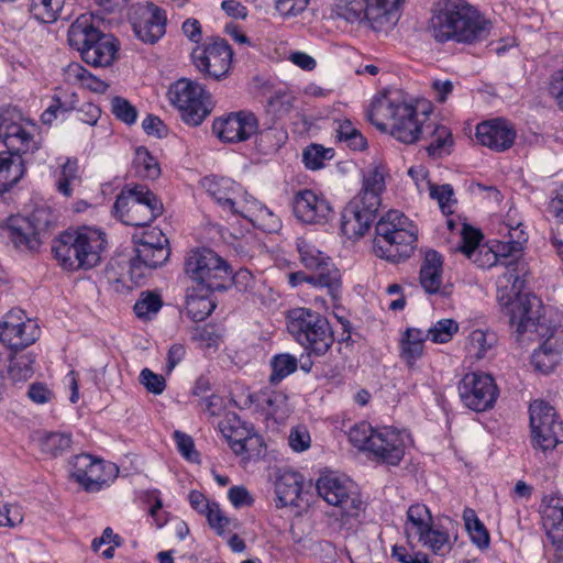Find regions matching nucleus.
Wrapping results in <instances>:
<instances>
[{"instance_id": "nucleus-1", "label": "nucleus", "mask_w": 563, "mask_h": 563, "mask_svg": "<svg viewBox=\"0 0 563 563\" xmlns=\"http://www.w3.org/2000/svg\"><path fill=\"white\" fill-rule=\"evenodd\" d=\"M492 22L465 0H440L430 21L437 42L476 44L488 38Z\"/></svg>"}, {"instance_id": "nucleus-2", "label": "nucleus", "mask_w": 563, "mask_h": 563, "mask_svg": "<svg viewBox=\"0 0 563 563\" xmlns=\"http://www.w3.org/2000/svg\"><path fill=\"white\" fill-rule=\"evenodd\" d=\"M505 272L498 277L497 286L499 289L508 291L509 299L506 302L509 323L515 329L517 341H520L526 332L536 328L541 334L545 329V318H541V300L530 294L521 295L525 285L522 276L525 275V264L510 260L501 263Z\"/></svg>"}, {"instance_id": "nucleus-3", "label": "nucleus", "mask_w": 563, "mask_h": 563, "mask_svg": "<svg viewBox=\"0 0 563 563\" xmlns=\"http://www.w3.org/2000/svg\"><path fill=\"white\" fill-rule=\"evenodd\" d=\"M106 246L104 232L92 227H81L62 233L52 251L65 269L77 271L97 266Z\"/></svg>"}, {"instance_id": "nucleus-4", "label": "nucleus", "mask_w": 563, "mask_h": 563, "mask_svg": "<svg viewBox=\"0 0 563 563\" xmlns=\"http://www.w3.org/2000/svg\"><path fill=\"white\" fill-rule=\"evenodd\" d=\"M367 118L380 131L390 130V134L401 143L412 144L431 128L418 118L415 107L406 102H396L387 97L374 100Z\"/></svg>"}, {"instance_id": "nucleus-5", "label": "nucleus", "mask_w": 563, "mask_h": 563, "mask_svg": "<svg viewBox=\"0 0 563 563\" xmlns=\"http://www.w3.org/2000/svg\"><path fill=\"white\" fill-rule=\"evenodd\" d=\"M418 240V230L402 212L389 210L375 227L374 252L393 263L411 256Z\"/></svg>"}, {"instance_id": "nucleus-6", "label": "nucleus", "mask_w": 563, "mask_h": 563, "mask_svg": "<svg viewBox=\"0 0 563 563\" xmlns=\"http://www.w3.org/2000/svg\"><path fill=\"white\" fill-rule=\"evenodd\" d=\"M68 43L76 48L82 60L92 67H108L117 59L119 41L98 30L95 16L82 14L69 26Z\"/></svg>"}, {"instance_id": "nucleus-7", "label": "nucleus", "mask_w": 563, "mask_h": 563, "mask_svg": "<svg viewBox=\"0 0 563 563\" xmlns=\"http://www.w3.org/2000/svg\"><path fill=\"white\" fill-rule=\"evenodd\" d=\"M184 272L198 291H222L231 286L229 264L211 249L190 251L185 258Z\"/></svg>"}, {"instance_id": "nucleus-8", "label": "nucleus", "mask_w": 563, "mask_h": 563, "mask_svg": "<svg viewBox=\"0 0 563 563\" xmlns=\"http://www.w3.org/2000/svg\"><path fill=\"white\" fill-rule=\"evenodd\" d=\"M287 330L309 354L323 355L334 342L328 319L310 309L290 310L287 316Z\"/></svg>"}, {"instance_id": "nucleus-9", "label": "nucleus", "mask_w": 563, "mask_h": 563, "mask_svg": "<svg viewBox=\"0 0 563 563\" xmlns=\"http://www.w3.org/2000/svg\"><path fill=\"white\" fill-rule=\"evenodd\" d=\"M113 209L124 224L144 227L162 214L163 203L147 187L135 185L121 190Z\"/></svg>"}, {"instance_id": "nucleus-10", "label": "nucleus", "mask_w": 563, "mask_h": 563, "mask_svg": "<svg viewBox=\"0 0 563 563\" xmlns=\"http://www.w3.org/2000/svg\"><path fill=\"white\" fill-rule=\"evenodd\" d=\"M168 244L166 235L157 229L134 236V255L129 266L131 279L140 283L152 269L164 265L170 256Z\"/></svg>"}, {"instance_id": "nucleus-11", "label": "nucleus", "mask_w": 563, "mask_h": 563, "mask_svg": "<svg viewBox=\"0 0 563 563\" xmlns=\"http://www.w3.org/2000/svg\"><path fill=\"white\" fill-rule=\"evenodd\" d=\"M170 102L178 109L181 120L191 126H197L212 111L210 93L197 81L180 78L168 91Z\"/></svg>"}, {"instance_id": "nucleus-12", "label": "nucleus", "mask_w": 563, "mask_h": 563, "mask_svg": "<svg viewBox=\"0 0 563 563\" xmlns=\"http://www.w3.org/2000/svg\"><path fill=\"white\" fill-rule=\"evenodd\" d=\"M530 428L532 444L543 453L552 451L563 443V422L559 420L555 409L548 402L537 399L530 404Z\"/></svg>"}, {"instance_id": "nucleus-13", "label": "nucleus", "mask_w": 563, "mask_h": 563, "mask_svg": "<svg viewBox=\"0 0 563 563\" xmlns=\"http://www.w3.org/2000/svg\"><path fill=\"white\" fill-rule=\"evenodd\" d=\"M35 125L25 120L15 108L0 110V140L15 154L33 153L38 148L34 140Z\"/></svg>"}, {"instance_id": "nucleus-14", "label": "nucleus", "mask_w": 563, "mask_h": 563, "mask_svg": "<svg viewBox=\"0 0 563 563\" xmlns=\"http://www.w3.org/2000/svg\"><path fill=\"white\" fill-rule=\"evenodd\" d=\"M51 225V216L46 209H36L29 218L11 216L3 228L16 249L35 251L40 247L41 235Z\"/></svg>"}, {"instance_id": "nucleus-15", "label": "nucleus", "mask_w": 563, "mask_h": 563, "mask_svg": "<svg viewBox=\"0 0 563 563\" xmlns=\"http://www.w3.org/2000/svg\"><path fill=\"white\" fill-rule=\"evenodd\" d=\"M316 487L319 496L338 508L342 517L355 518L362 511L363 501L351 482L330 473L320 476Z\"/></svg>"}, {"instance_id": "nucleus-16", "label": "nucleus", "mask_w": 563, "mask_h": 563, "mask_svg": "<svg viewBox=\"0 0 563 563\" xmlns=\"http://www.w3.org/2000/svg\"><path fill=\"white\" fill-rule=\"evenodd\" d=\"M296 245L302 265L314 271V279L323 283L327 294L336 300L341 294L342 282L340 271L331 258L303 238L297 239Z\"/></svg>"}, {"instance_id": "nucleus-17", "label": "nucleus", "mask_w": 563, "mask_h": 563, "mask_svg": "<svg viewBox=\"0 0 563 563\" xmlns=\"http://www.w3.org/2000/svg\"><path fill=\"white\" fill-rule=\"evenodd\" d=\"M191 56L200 73L208 78L221 80L230 71L233 52L224 38L213 37L202 46H197Z\"/></svg>"}, {"instance_id": "nucleus-18", "label": "nucleus", "mask_w": 563, "mask_h": 563, "mask_svg": "<svg viewBox=\"0 0 563 563\" xmlns=\"http://www.w3.org/2000/svg\"><path fill=\"white\" fill-rule=\"evenodd\" d=\"M463 404L476 411H486L495 405L499 390L492 375L481 372L467 373L459 383Z\"/></svg>"}, {"instance_id": "nucleus-19", "label": "nucleus", "mask_w": 563, "mask_h": 563, "mask_svg": "<svg viewBox=\"0 0 563 563\" xmlns=\"http://www.w3.org/2000/svg\"><path fill=\"white\" fill-rule=\"evenodd\" d=\"M258 130V121L251 111L232 112L213 121L212 131L223 142L234 143L250 139Z\"/></svg>"}, {"instance_id": "nucleus-20", "label": "nucleus", "mask_w": 563, "mask_h": 563, "mask_svg": "<svg viewBox=\"0 0 563 563\" xmlns=\"http://www.w3.org/2000/svg\"><path fill=\"white\" fill-rule=\"evenodd\" d=\"M133 32L144 43H156L166 32V15L154 4L137 7L130 16Z\"/></svg>"}, {"instance_id": "nucleus-21", "label": "nucleus", "mask_w": 563, "mask_h": 563, "mask_svg": "<svg viewBox=\"0 0 563 563\" xmlns=\"http://www.w3.org/2000/svg\"><path fill=\"white\" fill-rule=\"evenodd\" d=\"M201 186L224 211L233 216H239L244 199L249 196L240 185L225 177L206 176L201 179Z\"/></svg>"}, {"instance_id": "nucleus-22", "label": "nucleus", "mask_w": 563, "mask_h": 563, "mask_svg": "<svg viewBox=\"0 0 563 563\" xmlns=\"http://www.w3.org/2000/svg\"><path fill=\"white\" fill-rule=\"evenodd\" d=\"M406 434L393 427L377 429L369 453L382 463L398 465L405 455Z\"/></svg>"}, {"instance_id": "nucleus-23", "label": "nucleus", "mask_w": 563, "mask_h": 563, "mask_svg": "<svg viewBox=\"0 0 563 563\" xmlns=\"http://www.w3.org/2000/svg\"><path fill=\"white\" fill-rule=\"evenodd\" d=\"M292 210L295 217L307 224L324 223L332 212L329 201L311 189H302L295 194Z\"/></svg>"}, {"instance_id": "nucleus-24", "label": "nucleus", "mask_w": 563, "mask_h": 563, "mask_svg": "<svg viewBox=\"0 0 563 563\" xmlns=\"http://www.w3.org/2000/svg\"><path fill=\"white\" fill-rule=\"evenodd\" d=\"M378 208L354 197L341 213L342 233L349 239L363 236L375 220Z\"/></svg>"}, {"instance_id": "nucleus-25", "label": "nucleus", "mask_w": 563, "mask_h": 563, "mask_svg": "<svg viewBox=\"0 0 563 563\" xmlns=\"http://www.w3.org/2000/svg\"><path fill=\"white\" fill-rule=\"evenodd\" d=\"M103 462L90 454L76 455L70 461V476L86 492H98L107 483Z\"/></svg>"}, {"instance_id": "nucleus-26", "label": "nucleus", "mask_w": 563, "mask_h": 563, "mask_svg": "<svg viewBox=\"0 0 563 563\" xmlns=\"http://www.w3.org/2000/svg\"><path fill=\"white\" fill-rule=\"evenodd\" d=\"M478 142L496 152H504L511 147L516 139V131L506 120L497 119L482 122L476 128Z\"/></svg>"}, {"instance_id": "nucleus-27", "label": "nucleus", "mask_w": 563, "mask_h": 563, "mask_svg": "<svg viewBox=\"0 0 563 563\" xmlns=\"http://www.w3.org/2000/svg\"><path fill=\"white\" fill-rule=\"evenodd\" d=\"M218 427L236 455L245 453L249 443L258 441L253 428L234 412L227 413Z\"/></svg>"}, {"instance_id": "nucleus-28", "label": "nucleus", "mask_w": 563, "mask_h": 563, "mask_svg": "<svg viewBox=\"0 0 563 563\" xmlns=\"http://www.w3.org/2000/svg\"><path fill=\"white\" fill-rule=\"evenodd\" d=\"M483 235L479 231L463 225L462 243L459 250L479 267L493 266L497 263V253L481 244Z\"/></svg>"}, {"instance_id": "nucleus-29", "label": "nucleus", "mask_w": 563, "mask_h": 563, "mask_svg": "<svg viewBox=\"0 0 563 563\" xmlns=\"http://www.w3.org/2000/svg\"><path fill=\"white\" fill-rule=\"evenodd\" d=\"M545 327V329L541 330L545 333L544 335L536 330V328H531V330L525 333H536L537 336L544 339L540 347L533 352L531 360L534 367L542 373L551 372L560 360V346L558 341H553L556 329L550 328L547 323Z\"/></svg>"}, {"instance_id": "nucleus-30", "label": "nucleus", "mask_w": 563, "mask_h": 563, "mask_svg": "<svg viewBox=\"0 0 563 563\" xmlns=\"http://www.w3.org/2000/svg\"><path fill=\"white\" fill-rule=\"evenodd\" d=\"M442 256L437 251L430 250L426 253L420 267V284L424 291L430 295H446L442 285Z\"/></svg>"}, {"instance_id": "nucleus-31", "label": "nucleus", "mask_w": 563, "mask_h": 563, "mask_svg": "<svg viewBox=\"0 0 563 563\" xmlns=\"http://www.w3.org/2000/svg\"><path fill=\"white\" fill-rule=\"evenodd\" d=\"M40 327L31 319L25 324H12L11 328L0 330V341L12 350L25 349L40 338Z\"/></svg>"}, {"instance_id": "nucleus-32", "label": "nucleus", "mask_w": 563, "mask_h": 563, "mask_svg": "<svg viewBox=\"0 0 563 563\" xmlns=\"http://www.w3.org/2000/svg\"><path fill=\"white\" fill-rule=\"evenodd\" d=\"M239 216L267 231H276L280 227L279 218L250 195L245 197Z\"/></svg>"}, {"instance_id": "nucleus-33", "label": "nucleus", "mask_w": 563, "mask_h": 563, "mask_svg": "<svg viewBox=\"0 0 563 563\" xmlns=\"http://www.w3.org/2000/svg\"><path fill=\"white\" fill-rule=\"evenodd\" d=\"M302 490V476L298 472L286 471L275 483V493L282 507L297 506Z\"/></svg>"}, {"instance_id": "nucleus-34", "label": "nucleus", "mask_w": 563, "mask_h": 563, "mask_svg": "<svg viewBox=\"0 0 563 563\" xmlns=\"http://www.w3.org/2000/svg\"><path fill=\"white\" fill-rule=\"evenodd\" d=\"M428 334L417 328H408L400 339V358L409 368H413L423 354L424 341Z\"/></svg>"}, {"instance_id": "nucleus-35", "label": "nucleus", "mask_w": 563, "mask_h": 563, "mask_svg": "<svg viewBox=\"0 0 563 563\" xmlns=\"http://www.w3.org/2000/svg\"><path fill=\"white\" fill-rule=\"evenodd\" d=\"M386 168L383 165L374 166L364 177L363 189L356 198L368 202L369 207L380 206V194L385 189Z\"/></svg>"}, {"instance_id": "nucleus-36", "label": "nucleus", "mask_w": 563, "mask_h": 563, "mask_svg": "<svg viewBox=\"0 0 563 563\" xmlns=\"http://www.w3.org/2000/svg\"><path fill=\"white\" fill-rule=\"evenodd\" d=\"M24 174L20 154L0 153V194L8 191Z\"/></svg>"}, {"instance_id": "nucleus-37", "label": "nucleus", "mask_w": 563, "mask_h": 563, "mask_svg": "<svg viewBox=\"0 0 563 563\" xmlns=\"http://www.w3.org/2000/svg\"><path fill=\"white\" fill-rule=\"evenodd\" d=\"M433 525L430 509L423 504H413L407 510L405 531L407 538H419L428 532Z\"/></svg>"}, {"instance_id": "nucleus-38", "label": "nucleus", "mask_w": 563, "mask_h": 563, "mask_svg": "<svg viewBox=\"0 0 563 563\" xmlns=\"http://www.w3.org/2000/svg\"><path fill=\"white\" fill-rule=\"evenodd\" d=\"M497 344V335L493 331L476 329L467 338L466 350L471 357L483 360L488 357Z\"/></svg>"}, {"instance_id": "nucleus-39", "label": "nucleus", "mask_w": 563, "mask_h": 563, "mask_svg": "<svg viewBox=\"0 0 563 563\" xmlns=\"http://www.w3.org/2000/svg\"><path fill=\"white\" fill-rule=\"evenodd\" d=\"M427 125H431V128L421 136L430 139V143L427 146L429 155L441 156L449 154L453 146V137L450 129L435 122H428Z\"/></svg>"}, {"instance_id": "nucleus-40", "label": "nucleus", "mask_w": 563, "mask_h": 563, "mask_svg": "<svg viewBox=\"0 0 563 563\" xmlns=\"http://www.w3.org/2000/svg\"><path fill=\"white\" fill-rule=\"evenodd\" d=\"M366 8V0H332L328 10L330 18L353 23L365 16Z\"/></svg>"}, {"instance_id": "nucleus-41", "label": "nucleus", "mask_w": 563, "mask_h": 563, "mask_svg": "<svg viewBox=\"0 0 563 563\" xmlns=\"http://www.w3.org/2000/svg\"><path fill=\"white\" fill-rule=\"evenodd\" d=\"M251 400L271 417H275L279 413L284 415L286 411L287 397L280 391L269 389L261 390L251 396Z\"/></svg>"}, {"instance_id": "nucleus-42", "label": "nucleus", "mask_w": 563, "mask_h": 563, "mask_svg": "<svg viewBox=\"0 0 563 563\" xmlns=\"http://www.w3.org/2000/svg\"><path fill=\"white\" fill-rule=\"evenodd\" d=\"M71 443V434L65 432H45L38 439L42 453L52 457L64 454L70 449Z\"/></svg>"}, {"instance_id": "nucleus-43", "label": "nucleus", "mask_w": 563, "mask_h": 563, "mask_svg": "<svg viewBox=\"0 0 563 563\" xmlns=\"http://www.w3.org/2000/svg\"><path fill=\"white\" fill-rule=\"evenodd\" d=\"M199 292L188 294L186 299L187 314L195 322L205 320L216 308L214 302L209 298L210 292Z\"/></svg>"}, {"instance_id": "nucleus-44", "label": "nucleus", "mask_w": 563, "mask_h": 563, "mask_svg": "<svg viewBox=\"0 0 563 563\" xmlns=\"http://www.w3.org/2000/svg\"><path fill=\"white\" fill-rule=\"evenodd\" d=\"M463 520L465 528L473 543L479 549H486L489 545V533L484 523L478 519L475 510L465 508L463 511Z\"/></svg>"}, {"instance_id": "nucleus-45", "label": "nucleus", "mask_w": 563, "mask_h": 563, "mask_svg": "<svg viewBox=\"0 0 563 563\" xmlns=\"http://www.w3.org/2000/svg\"><path fill=\"white\" fill-rule=\"evenodd\" d=\"M133 167L137 176L147 179H156L161 175L158 162L147 148L140 146L135 150Z\"/></svg>"}, {"instance_id": "nucleus-46", "label": "nucleus", "mask_w": 563, "mask_h": 563, "mask_svg": "<svg viewBox=\"0 0 563 563\" xmlns=\"http://www.w3.org/2000/svg\"><path fill=\"white\" fill-rule=\"evenodd\" d=\"M35 356L32 353H14L9 358L8 373L15 382L29 379L33 373Z\"/></svg>"}, {"instance_id": "nucleus-47", "label": "nucleus", "mask_w": 563, "mask_h": 563, "mask_svg": "<svg viewBox=\"0 0 563 563\" xmlns=\"http://www.w3.org/2000/svg\"><path fill=\"white\" fill-rule=\"evenodd\" d=\"M66 0H31L30 12L43 23L55 22Z\"/></svg>"}, {"instance_id": "nucleus-48", "label": "nucleus", "mask_w": 563, "mask_h": 563, "mask_svg": "<svg viewBox=\"0 0 563 563\" xmlns=\"http://www.w3.org/2000/svg\"><path fill=\"white\" fill-rule=\"evenodd\" d=\"M203 516H206L209 526L214 529L219 536L231 533L240 529L241 526L236 519L227 517L218 503H213Z\"/></svg>"}, {"instance_id": "nucleus-49", "label": "nucleus", "mask_w": 563, "mask_h": 563, "mask_svg": "<svg viewBox=\"0 0 563 563\" xmlns=\"http://www.w3.org/2000/svg\"><path fill=\"white\" fill-rule=\"evenodd\" d=\"M80 183L79 167L76 159L68 158L62 166L57 180V190L65 197H70L74 187Z\"/></svg>"}, {"instance_id": "nucleus-50", "label": "nucleus", "mask_w": 563, "mask_h": 563, "mask_svg": "<svg viewBox=\"0 0 563 563\" xmlns=\"http://www.w3.org/2000/svg\"><path fill=\"white\" fill-rule=\"evenodd\" d=\"M271 366L272 374L269 376V382L272 384H278L297 369L298 361L294 355L284 353L273 356L271 360Z\"/></svg>"}, {"instance_id": "nucleus-51", "label": "nucleus", "mask_w": 563, "mask_h": 563, "mask_svg": "<svg viewBox=\"0 0 563 563\" xmlns=\"http://www.w3.org/2000/svg\"><path fill=\"white\" fill-rule=\"evenodd\" d=\"M418 541L437 555H444L451 550L449 534L444 531L433 529L432 527L428 532L420 536Z\"/></svg>"}, {"instance_id": "nucleus-52", "label": "nucleus", "mask_w": 563, "mask_h": 563, "mask_svg": "<svg viewBox=\"0 0 563 563\" xmlns=\"http://www.w3.org/2000/svg\"><path fill=\"white\" fill-rule=\"evenodd\" d=\"M376 431L377 429H374L368 422L362 421L350 429L347 437L355 448L369 452L372 438H374Z\"/></svg>"}, {"instance_id": "nucleus-53", "label": "nucleus", "mask_w": 563, "mask_h": 563, "mask_svg": "<svg viewBox=\"0 0 563 563\" xmlns=\"http://www.w3.org/2000/svg\"><path fill=\"white\" fill-rule=\"evenodd\" d=\"M333 155V148L311 144L303 151L302 158L308 169L317 170L323 166L325 161L331 159Z\"/></svg>"}, {"instance_id": "nucleus-54", "label": "nucleus", "mask_w": 563, "mask_h": 563, "mask_svg": "<svg viewBox=\"0 0 563 563\" xmlns=\"http://www.w3.org/2000/svg\"><path fill=\"white\" fill-rule=\"evenodd\" d=\"M161 296L154 292H142L134 305V312L140 319H151L162 308Z\"/></svg>"}, {"instance_id": "nucleus-55", "label": "nucleus", "mask_w": 563, "mask_h": 563, "mask_svg": "<svg viewBox=\"0 0 563 563\" xmlns=\"http://www.w3.org/2000/svg\"><path fill=\"white\" fill-rule=\"evenodd\" d=\"M459 324L452 319H442L429 328L426 334L434 343H446L457 332Z\"/></svg>"}, {"instance_id": "nucleus-56", "label": "nucleus", "mask_w": 563, "mask_h": 563, "mask_svg": "<svg viewBox=\"0 0 563 563\" xmlns=\"http://www.w3.org/2000/svg\"><path fill=\"white\" fill-rule=\"evenodd\" d=\"M68 74L74 75L95 92L103 93L108 89V85L104 81L93 77L87 69L77 63L68 66Z\"/></svg>"}, {"instance_id": "nucleus-57", "label": "nucleus", "mask_w": 563, "mask_h": 563, "mask_svg": "<svg viewBox=\"0 0 563 563\" xmlns=\"http://www.w3.org/2000/svg\"><path fill=\"white\" fill-rule=\"evenodd\" d=\"M111 111L117 119L131 125L135 123L137 110L129 100L122 97H113L111 100Z\"/></svg>"}, {"instance_id": "nucleus-58", "label": "nucleus", "mask_w": 563, "mask_h": 563, "mask_svg": "<svg viewBox=\"0 0 563 563\" xmlns=\"http://www.w3.org/2000/svg\"><path fill=\"white\" fill-rule=\"evenodd\" d=\"M140 383L147 391L161 395L166 388V382L163 375L156 374L150 368L142 369L140 374Z\"/></svg>"}, {"instance_id": "nucleus-59", "label": "nucleus", "mask_w": 563, "mask_h": 563, "mask_svg": "<svg viewBox=\"0 0 563 563\" xmlns=\"http://www.w3.org/2000/svg\"><path fill=\"white\" fill-rule=\"evenodd\" d=\"M430 196L439 203L443 213H451L453 188L450 185L430 186Z\"/></svg>"}, {"instance_id": "nucleus-60", "label": "nucleus", "mask_w": 563, "mask_h": 563, "mask_svg": "<svg viewBox=\"0 0 563 563\" xmlns=\"http://www.w3.org/2000/svg\"><path fill=\"white\" fill-rule=\"evenodd\" d=\"M174 438L176 440V444L180 454L188 461L195 462L198 460V453L195 450L192 439L181 433L180 431H175Z\"/></svg>"}, {"instance_id": "nucleus-61", "label": "nucleus", "mask_w": 563, "mask_h": 563, "mask_svg": "<svg viewBox=\"0 0 563 563\" xmlns=\"http://www.w3.org/2000/svg\"><path fill=\"white\" fill-rule=\"evenodd\" d=\"M549 93L558 108L563 111V68L552 74L549 84Z\"/></svg>"}, {"instance_id": "nucleus-62", "label": "nucleus", "mask_w": 563, "mask_h": 563, "mask_svg": "<svg viewBox=\"0 0 563 563\" xmlns=\"http://www.w3.org/2000/svg\"><path fill=\"white\" fill-rule=\"evenodd\" d=\"M289 445L296 452H302L310 446V434L306 429L296 428L290 431Z\"/></svg>"}, {"instance_id": "nucleus-63", "label": "nucleus", "mask_w": 563, "mask_h": 563, "mask_svg": "<svg viewBox=\"0 0 563 563\" xmlns=\"http://www.w3.org/2000/svg\"><path fill=\"white\" fill-rule=\"evenodd\" d=\"M309 0H276V9L283 15H297L308 5Z\"/></svg>"}, {"instance_id": "nucleus-64", "label": "nucleus", "mask_w": 563, "mask_h": 563, "mask_svg": "<svg viewBox=\"0 0 563 563\" xmlns=\"http://www.w3.org/2000/svg\"><path fill=\"white\" fill-rule=\"evenodd\" d=\"M229 500L235 508L250 506L253 498L244 486H233L228 492Z\"/></svg>"}]
</instances>
